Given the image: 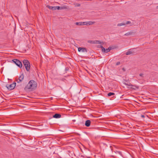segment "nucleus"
Returning a JSON list of instances; mask_svg holds the SVG:
<instances>
[{
    "label": "nucleus",
    "mask_w": 158,
    "mask_h": 158,
    "mask_svg": "<svg viewBox=\"0 0 158 158\" xmlns=\"http://www.w3.org/2000/svg\"><path fill=\"white\" fill-rule=\"evenodd\" d=\"M37 86V83L33 80H31L29 82L27 85L25 87L24 89L26 90L30 89H34L36 88Z\"/></svg>",
    "instance_id": "obj_1"
},
{
    "label": "nucleus",
    "mask_w": 158,
    "mask_h": 158,
    "mask_svg": "<svg viewBox=\"0 0 158 158\" xmlns=\"http://www.w3.org/2000/svg\"><path fill=\"white\" fill-rule=\"evenodd\" d=\"M23 64L25 66L26 69L27 71H29L30 69V63L29 61L26 60H24L23 61Z\"/></svg>",
    "instance_id": "obj_2"
},
{
    "label": "nucleus",
    "mask_w": 158,
    "mask_h": 158,
    "mask_svg": "<svg viewBox=\"0 0 158 158\" xmlns=\"http://www.w3.org/2000/svg\"><path fill=\"white\" fill-rule=\"evenodd\" d=\"M126 86H129L128 88L129 89H132L134 90H136V89H138L139 87L138 86H136L135 85H132L131 83L127 84L125 82L123 83Z\"/></svg>",
    "instance_id": "obj_3"
},
{
    "label": "nucleus",
    "mask_w": 158,
    "mask_h": 158,
    "mask_svg": "<svg viewBox=\"0 0 158 158\" xmlns=\"http://www.w3.org/2000/svg\"><path fill=\"white\" fill-rule=\"evenodd\" d=\"M12 61L15 64L18 66L20 68L22 67V64L21 62L19 60L16 59H13L12 60Z\"/></svg>",
    "instance_id": "obj_4"
},
{
    "label": "nucleus",
    "mask_w": 158,
    "mask_h": 158,
    "mask_svg": "<svg viewBox=\"0 0 158 158\" xmlns=\"http://www.w3.org/2000/svg\"><path fill=\"white\" fill-rule=\"evenodd\" d=\"M16 83L15 82H14L12 84L10 85L6 84V87L8 89L11 90L13 89L16 86Z\"/></svg>",
    "instance_id": "obj_5"
},
{
    "label": "nucleus",
    "mask_w": 158,
    "mask_h": 158,
    "mask_svg": "<svg viewBox=\"0 0 158 158\" xmlns=\"http://www.w3.org/2000/svg\"><path fill=\"white\" fill-rule=\"evenodd\" d=\"M24 78V76L23 73H22L19 76L18 79L16 80V81L18 83H19L22 81Z\"/></svg>",
    "instance_id": "obj_6"
},
{
    "label": "nucleus",
    "mask_w": 158,
    "mask_h": 158,
    "mask_svg": "<svg viewBox=\"0 0 158 158\" xmlns=\"http://www.w3.org/2000/svg\"><path fill=\"white\" fill-rule=\"evenodd\" d=\"M78 51L79 52L81 51L82 52H87V49L83 47H79L78 48Z\"/></svg>",
    "instance_id": "obj_7"
},
{
    "label": "nucleus",
    "mask_w": 158,
    "mask_h": 158,
    "mask_svg": "<svg viewBox=\"0 0 158 158\" xmlns=\"http://www.w3.org/2000/svg\"><path fill=\"white\" fill-rule=\"evenodd\" d=\"M91 122L89 120H87L86 121L85 123V125L87 127H89L90 125Z\"/></svg>",
    "instance_id": "obj_8"
},
{
    "label": "nucleus",
    "mask_w": 158,
    "mask_h": 158,
    "mask_svg": "<svg viewBox=\"0 0 158 158\" xmlns=\"http://www.w3.org/2000/svg\"><path fill=\"white\" fill-rule=\"evenodd\" d=\"M61 117V115L59 114H55L53 116V117L55 118H59Z\"/></svg>",
    "instance_id": "obj_9"
},
{
    "label": "nucleus",
    "mask_w": 158,
    "mask_h": 158,
    "mask_svg": "<svg viewBox=\"0 0 158 158\" xmlns=\"http://www.w3.org/2000/svg\"><path fill=\"white\" fill-rule=\"evenodd\" d=\"M135 32H134L133 31H130L127 33H126L124 34V35L125 36H129L130 35H131L135 34Z\"/></svg>",
    "instance_id": "obj_10"
},
{
    "label": "nucleus",
    "mask_w": 158,
    "mask_h": 158,
    "mask_svg": "<svg viewBox=\"0 0 158 158\" xmlns=\"http://www.w3.org/2000/svg\"><path fill=\"white\" fill-rule=\"evenodd\" d=\"M86 22H76L75 24L77 25H85V23Z\"/></svg>",
    "instance_id": "obj_11"
},
{
    "label": "nucleus",
    "mask_w": 158,
    "mask_h": 158,
    "mask_svg": "<svg viewBox=\"0 0 158 158\" xmlns=\"http://www.w3.org/2000/svg\"><path fill=\"white\" fill-rule=\"evenodd\" d=\"M134 49V48H133V49H131L130 50H129L128 51H127L126 53V55H130V54H132L133 53L132 50Z\"/></svg>",
    "instance_id": "obj_12"
},
{
    "label": "nucleus",
    "mask_w": 158,
    "mask_h": 158,
    "mask_svg": "<svg viewBox=\"0 0 158 158\" xmlns=\"http://www.w3.org/2000/svg\"><path fill=\"white\" fill-rule=\"evenodd\" d=\"M86 23H85V25H91L94 24L95 23L94 22H86Z\"/></svg>",
    "instance_id": "obj_13"
},
{
    "label": "nucleus",
    "mask_w": 158,
    "mask_h": 158,
    "mask_svg": "<svg viewBox=\"0 0 158 158\" xmlns=\"http://www.w3.org/2000/svg\"><path fill=\"white\" fill-rule=\"evenodd\" d=\"M47 7H48L49 9H51L52 10H55V6H52L49 5H47Z\"/></svg>",
    "instance_id": "obj_14"
},
{
    "label": "nucleus",
    "mask_w": 158,
    "mask_h": 158,
    "mask_svg": "<svg viewBox=\"0 0 158 158\" xmlns=\"http://www.w3.org/2000/svg\"><path fill=\"white\" fill-rule=\"evenodd\" d=\"M112 49L113 48L112 47H109L108 48L106 49L105 52L107 53L109 52L110 50Z\"/></svg>",
    "instance_id": "obj_15"
},
{
    "label": "nucleus",
    "mask_w": 158,
    "mask_h": 158,
    "mask_svg": "<svg viewBox=\"0 0 158 158\" xmlns=\"http://www.w3.org/2000/svg\"><path fill=\"white\" fill-rule=\"evenodd\" d=\"M115 94L114 93L112 92H110L107 95L109 97H110L111 96H113Z\"/></svg>",
    "instance_id": "obj_16"
},
{
    "label": "nucleus",
    "mask_w": 158,
    "mask_h": 158,
    "mask_svg": "<svg viewBox=\"0 0 158 158\" xmlns=\"http://www.w3.org/2000/svg\"><path fill=\"white\" fill-rule=\"evenodd\" d=\"M100 47L102 49V52H105L106 49L105 48L102 46H101Z\"/></svg>",
    "instance_id": "obj_17"
},
{
    "label": "nucleus",
    "mask_w": 158,
    "mask_h": 158,
    "mask_svg": "<svg viewBox=\"0 0 158 158\" xmlns=\"http://www.w3.org/2000/svg\"><path fill=\"white\" fill-rule=\"evenodd\" d=\"M125 25V23H121L118 24L117 25V26H122L123 25Z\"/></svg>",
    "instance_id": "obj_18"
},
{
    "label": "nucleus",
    "mask_w": 158,
    "mask_h": 158,
    "mask_svg": "<svg viewBox=\"0 0 158 158\" xmlns=\"http://www.w3.org/2000/svg\"><path fill=\"white\" fill-rule=\"evenodd\" d=\"M95 44H100L101 42L99 40H95Z\"/></svg>",
    "instance_id": "obj_19"
},
{
    "label": "nucleus",
    "mask_w": 158,
    "mask_h": 158,
    "mask_svg": "<svg viewBox=\"0 0 158 158\" xmlns=\"http://www.w3.org/2000/svg\"><path fill=\"white\" fill-rule=\"evenodd\" d=\"M95 40H89L88 42L91 44H95Z\"/></svg>",
    "instance_id": "obj_20"
},
{
    "label": "nucleus",
    "mask_w": 158,
    "mask_h": 158,
    "mask_svg": "<svg viewBox=\"0 0 158 158\" xmlns=\"http://www.w3.org/2000/svg\"><path fill=\"white\" fill-rule=\"evenodd\" d=\"M60 10L61 9V7H60L59 6H55V10Z\"/></svg>",
    "instance_id": "obj_21"
},
{
    "label": "nucleus",
    "mask_w": 158,
    "mask_h": 158,
    "mask_svg": "<svg viewBox=\"0 0 158 158\" xmlns=\"http://www.w3.org/2000/svg\"><path fill=\"white\" fill-rule=\"evenodd\" d=\"M75 5V6L76 7H79L80 6V4L79 3L74 4Z\"/></svg>",
    "instance_id": "obj_22"
},
{
    "label": "nucleus",
    "mask_w": 158,
    "mask_h": 158,
    "mask_svg": "<svg viewBox=\"0 0 158 158\" xmlns=\"http://www.w3.org/2000/svg\"><path fill=\"white\" fill-rule=\"evenodd\" d=\"M67 8H67V6H62V7H61V9H67Z\"/></svg>",
    "instance_id": "obj_23"
},
{
    "label": "nucleus",
    "mask_w": 158,
    "mask_h": 158,
    "mask_svg": "<svg viewBox=\"0 0 158 158\" xmlns=\"http://www.w3.org/2000/svg\"><path fill=\"white\" fill-rule=\"evenodd\" d=\"M131 23V22L130 21H127L126 22V23H125V25L126 24H127L129 23Z\"/></svg>",
    "instance_id": "obj_24"
},
{
    "label": "nucleus",
    "mask_w": 158,
    "mask_h": 158,
    "mask_svg": "<svg viewBox=\"0 0 158 158\" xmlns=\"http://www.w3.org/2000/svg\"><path fill=\"white\" fill-rule=\"evenodd\" d=\"M120 64V62L118 61V62H117V63L116 64V65H117L119 64Z\"/></svg>",
    "instance_id": "obj_25"
},
{
    "label": "nucleus",
    "mask_w": 158,
    "mask_h": 158,
    "mask_svg": "<svg viewBox=\"0 0 158 158\" xmlns=\"http://www.w3.org/2000/svg\"><path fill=\"white\" fill-rule=\"evenodd\" d=\"M141 117L142 118H145V116L144 115H141Z\"/></svg>",
    "instance_id": "obj_26"
},
{
    "label": "nucleus",
    "mask_w": 158,
    "mask_h": 158,
    "mask_svg": "<svg viewBox=\"0 0 158 158\" xmlns=\"http://www.w3.org/2000/svg\"><path fill=\"white\" fill-rule=\"evenodd\" d=\"M69 68L68 67L66 68H65V70L66 71H68L69 70Z\"/></svg>",
    "instance_id": "obj_27"
},
{
    "label": "nucleus",
    "mask_w": 158,
    "mask_h": 158,
    "mask_svg": "<svg viewBox=\"0 0 158 158\" xmlns=\"http://www.w3.org/2000/svg\"><path fill=\"white\" fill-rule=\"evenodd\" d=\"M117 152L120 155H121V152Z\"/></svg>",
    "instance_id": "obj_28"
},
{
    "label": "nucleus",
    "mask_w": 158,
    "mask_h": 158,
    "mask_svg": "<svg viewBox=\"0 0 158 158\" xmlns=\"http://www.w3.org/2000/svg\"><path fill=\"white\" fill-rule=\"evenodd\" d=\"M143 74L142 73H140L139 74V76L141 77H143Z\"/></svg>",
    "instance_id": "obj_29"
},
{
    "label": "nucleus",
    "mask_w": 158,
    "mask_h": 158,
    "mask_svg": "<svg viewBox=\"0 0 158 158\" xmlns=\"http://www.w3.org/2000/svg\"><path fill=\"white\" fill-rule=\"evenodd\" d=\"M156 8H158V6L156 7Z\"/></svg>",
    "instance_id": "obj_30"
}]
</instances>
